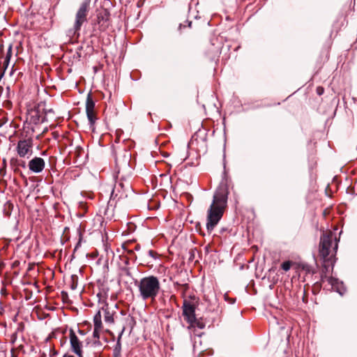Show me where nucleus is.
<instances>
[{
    "mask_svg": "<svg viewBox=\"0 0 357 357\" xmlns=\"http://www.w3.org/2000/svg\"><path fill=\"white\" fill-rule=\"evenodd\" d=\"M333 241L332 237L327 233H323L320 237L319 243V255L321 261V271L320 275V280L321 284L326 280L328 282L327 276L330 270L333 271L336 262L337 258L335 257H329L331 253V248L332 247Z\"/></svg>",
    "mask_w": 357,
    "mask_h": 357,
    "instance_id": "obj_1",
    "label": "nucleus"
},
{
    "mask_svg": "<svg viewBox=\"0 0 357 357\" xmlns=\"http://www.w3.org/2000/svg\"><path fill=\"white\" fill-rule=\"evenodd\" d=\"M223 215V189L220 186L213 195V202L207 211L206 228L213 230Z\"/></svg>",
    "mask_w": 357,
    "mask_h": 357,
    "instance_id": "obj_2",
    "label": "nucleus"
},
{
    "mask_svg": "<svg viewBox=\"0 0 357 357\" xmlns=\"http://www.w3.org/2000/svg\"><path fill=\"white\" fill-rule=\"evenodd\" d=\"M139 296L146 301H154L160 290V284L157 277L150 275L142 278L137 284Z\"/></svg>",
    "mask_w": 357,
    "mask_h": 357,
    "instance_id": "obj_3",
    "label": "nucleus"
},
{
    "mask_svg": "<svg viewBox=\"0 0 357 357\" xmlns=\"http://www.w3.org/2000/svg\"><path fill=\"white\" fill-rule=\"evenodd\" d=\"M90 0H84L80 5L75 16L74 24V32L79 31L82 25L86 21V17L89 10Z\"/></svg>",
    "mask_w": 357,
    "mask_h": 357,
    "instance_id": "obj_4",
    "label": "nucleus"
},
{
    "mask_svg": "<svg viewBox=\"0 0 357 357\" xmlns=\"http://www.w3.org/2000/svg\"><path fill=\"white\" fill-rule=\"evenodd\" d=\"M109 13L107 9L102 8L98 10L97 14L96 23L98 25V29L104 31L109 26Z\"/></svg>",
    "mask_w": 357,
    "mask_h": 357,
    "instance_id": "obj_5",
    "label": "nucleus"
},
{
    "mask_svg": "<svg viewBox=\"0 0 357 357\" xmlns=\"http://www.w3.org/2000/svg\"><path fill=\"white\" fill-rule=\"evenodd\" d=\"M32 140L31 139L20 140L17 143V151L20 157H25L32 153Z\"/></svg>",
    "mask_w": 357,
    "mask_h": 357,
    "instance_id": "obj_6",
    "label": "nucleus"
},
{
    "mask_svg": "<svg viewBox=\"0 0 357 357\" xmlns=\"http://www.w3.org/2000/svg\"><path fill=\"white\" fill-rule=\"evenodd\" d=\"M69 338L72 351L79 357H82V344L73 329H70Z\"/></svg>",
    "mask_w": 357,
    "mask_h": 357,
    "instance_id": "obj_7",
    "label": "nucleus"
},
{
    "mask_svg": "<svg viewBox=\"0 0 357 357\" xmlns=\"http://www.w3.org/2000/svg\"><path fill=\"white\" fill-rule=\"evenodd\" d=\"M183 315L185 320L188 322L195 321V305L190 301L185 300L183 305Z\"/></svg>",
    "mask_w": 357,
    "mask_h": 357,
    "instance_id": "obj_8",
    "label": "nucleus"
},
{
    "mask_svg": "<svg viewBox=\"0 0 357 357\" xmlns=\"http://www.w3.org/2000/svg\"><path fill=\"white\" fill-rule=\"evenodd\" d=\"M95 102L92 99L91 95L88 94L86 102V112L87 118L89 121L90 125L92 126L94 125L96 121V116L94 112Z\"/></svg>",
    "mask_w": 357,
    "mask_h": 357,
    "instance_id": "obj_9",
    "label": "nucleus"
},
{
    "mask_svg": "<svg viewBox=\"0 0 357 357\" xmlns=\"http://www.w3.org/2000/svg\"><path fill=\"white\" fill-rule=\"evenodd\" d=\"M328 283L331 285V289L338 293L340 296H343L346 292V288L342 281L337 278L330 277L328 278Z\"/></svg>",
    "mask_w": 357,
    "mask_h": 357,
    "instance_id": "obj_10",
    "label": "nucleus"
},
{
    "mask_svg": "<svg viewBox=\"0 0 357 357\" xmlns=\"http://www.w3.org/2000/svg\"><path fill=\"white\" fill-rule=\"evenodd\" d=\"M45 161L43 158L35 157L29 162V168L35 173L41 172L45 167Z\"/></svg>",
    "mask_w": 357,
    "mask_h": 357,
    "instance_id": "obj_11",
    "label": "nucleus"
},
{
    "mask_svg": "<svg viewBox=\"0 0 357 357\" xmlns=\"http://www.w3.org/2000/svg\"><path fill=\"white\" fill-rule=\"evenodd\" d=\"M233 266L234 268H237L238 271H241L245 266V259L244 255L241 252H238L233 259Z\"/></svg>",
    "mask_w": 357,
    "mask_h": 357,
    "instance_id": "obj_12",
    "label": "nucleus"
},
{
    "mask_svg": "<svg viewBox=\"0 0 357 357\" xmlns=\"http://www.w3.org/2000/svg\"><path fill=\"white\" fill-rule=\"evenodd\" d=\"M230 186L229 176L226 169V165H225V208L227 207L228 195L229 194V188Z\"/></svg>",
    "mask_w": 357,
    "mask_h": 357,
    "instance_id": "obj_13",
    "label": "nucleus"
},
{
    "mask_svg": "<svg viewBox=\"0 0 357 357\" xmlns=\"http://www.w3.org/2000/svg\"><path fill=\"white\" fill-rule=\"evenodd\" d=\"M102 310L104 311L105 312V315H104V318H105V321L107 323H109V324H112L114 322V318H113V312H111L109 310V308L107 307V305H105V307H102Z\"/></svg>",
    "mask_w": 357,
    "mask_h": 357,
    "instance_id": "obj_14",
    "label": "nucleus"
},
{
    "mask_svg": "<svg viewBox=\"0 0 357 357\" xmlns=\"http://www.w3.org/2000/svg\"><path fill=\"white\" fill-rule=\"evenodd\" d=\"M94 327L97 328H101L102 322H101V314L100 311H98L97 314L95 315L94 319Z\"/></svg>",
    "mask_w": 357,
    "mask_h": 357,
    "instance_id": "obj_15",
    "label": "nucleus"
},
{
    "mask_svg": "<svg viewBox=\"0 0 357 357\" xmlns=\"http://www.w3.org/2000/svg\"><path fill=\"white\" fill-rule=\"evenodd\" d=\"M190 324V326H189V328H195V327H197V328H203L204 325L200 322L199 320H197L196 319V317H195V321H192L191 322H188Z\"/></svg>",
    "mask_w": 357,
    "mask_h": 357,
    "instance_id": "obj_16",
    "label": "nucleus"
},
{
    "mask_svg": "<svg viewBox=\"0 0 357 357\" xmlns=\"http://www.w3.org/2000/svg\"><path fill=\"white\" fill-rule=\"evenodd\" d=\"M322 287L321 282H316L312 285V293L313 294H317L321 291Z\"/></svg>",
    "mask_w": 357,
    "mask_h": 357,
    "instance_id": "obj_17",
    "label": "nucleus"
},
{
    "mask_svg": "<svg viewBox=\"0 0 357 357\" xmlns=\"http://www.w3.org/2000/svg\"><path fill=\"white\" fill-rule=\"evenodd\" d=\"M292 263L290 261H284L281 264V268L284 271H288L291 267Z\"/></svg>",
    "mask_w": 357,
    "mask_h": 357,
    "instance_id": "obj_18",
    "label": "nucleus"
},
{
    "mask_svg": "<svg viewBox=\"0 0 357 357\" xmlns=\"http://www.w3.org/2000/svg\"><path fill=\"white\" fill-rule=\"evenodd\" d=\"M225 302H227L229 304H234L236 301V298H230L229 297L227 293H225V298H224Z\"/></svg>",
    "mask_w": 357,
    "mask_h": 357,
    "instance_id": "obj_19",
    "label": "nucleus"
},
{
    "mask_svg": "<svg viewBox=\"0 0 357 357\" xmlns=\"http://www.w3.org/2000/svg\"><path fill=\"white\" fill-rule=\"evenodd\" d=\"M347 194L354 195H356L354 188L352 185H349L346 189Z\"/></svg>",
    "mask_w": 357,
    "mask_h": 357,
    "instance_id": "obj_20",
    "label": "nucleus"
},
{
    "mask_svg": "<svg viewBox=\"0 0 357 357\" xmlns=\"http://www.w3.org/2000/svg\"><path fill=\"white\" fill-rule=\"evenodd\" d=\"M71 279H72L71 288H72V289H75L77 288V282L75 280V279H77V277L75 275H73Z\"/></svg>",
    "mask_w": 357,
    "mask_h": 357,
    "instance_id": "obj_21",
    "label": "nucleus"
},
{
    "mask_svg": "<svg viewBox=\"0 0 357 357\" xmlns=\"http://www.w3.org/2000/svg\"><path fill=\"white\" fill-rule=\"evenodd\" d=\"M11 51H12L11 50V47H9L8 51L6 56L5 58V63H9L10 58V56H11Z\"/></svg>",
    "mask_w": 357,
    "mask_h": 357,
    "instance_id": "obj_22",
    "label": "nucleus"
},
{
    "mask_svg": "<svg viewBox=\"0 0 357 357\" xmlns=\"http://www.w3.org/2000/svg\"><path fill=\"white\" fill-rule=\"evenodd\" d=\"M83 151H83V149H82L81 147H79V146L77 147V148H76V149H75V152H74L75 156V157H79V156L80 155V154H81Z\"/></svg>",
    "mask_w": 357,
    "mask_h": 357,
    "instance_id": "obj_23",
    "label": "nucleus"
},
{
    "mask_svg": "<svg viewBox=\"0 0 357 357\" xmlns=\"http://www.w3.org/2000/svg\"><path fill=\"white\" fill-rule=\"evenodd\" d=\"M100 328H96V327H94V331H93V337H94L99 338V333H100Z\"/></svg>",
    "mask_w": 357,
    "mask_h": 357,
    "instance_id": "obj_24",
    "label": "nucleus"
},
{
    "mask_svg": "<svg viewBox=\"0 0 357 357\" xmlns=\"http://www.w3.org/2000/svg\"><path fill=\"white\" fill-rule=\"evenodd\" d=\"M317 93L319 96H321L324 93V89L322 86H318L316 89Z\"/></svg>",
    "mask_w": 357,
    "mask_h": 357,
    "instance_id": "obj_25",
    "label": "nucleus"
},
{
    "mask_svg": "<svg viewBox=\"0 0 357 357\" xmlns=\"http://www.w3.org/2000/svg\"><path fill=\"white\" fill-rule=\"evenodd\" d=\"M335 241H336V242H335V245H334V247H333V250H334V252H335V255H333V257H335L336 258L335 255H336V252H337V248H338V242H339V239H337V238H335ZM331 257H332V255H331Z\"/></svg>",
    "mask_w": 357,
    "mask_h": 357,
    "instance_id": "obj_26",
    "label": "nucleus"
},
{
    "mask_svg": "<svg viewBox=\"0 0 357 357\" xmlns=\"http://www.w3.org/2000/svg\"><path fill=\"white\" fill-rule=\"evenodd\" d=\"M23 330H24V324L22 322H21L18 324L16 331H17V333H18V332H22Z\"/></svg>",
    "mask_w": 357,
    "mask_h": 357,
    "instance_id": "obj_27",
    "label": "nucleus"
},
{
    "mask_svg": "<svg viewBox=\"0 0 357 357\" xmlns=\"http://www.w3.org/2000/svg\"><path fill=\"white\" fill-rule=\"evenodd\" d=\"M17 331H15L11 336V341L13 342H15L16 339H17Z\"/></svg>",
    "mask_w": 357,
    "mask_h": 357,
    "instance_id": "obj_28",
    "label": "nucleus"
},
{
    "mask_svg": "<svg viewBox=\"0 0 357 357\" xmlns=\"http://www.w3.org/2000/svg\"><path fill=\"white\" fill-rule=\"evenodd\" d=\"M148 254H149V256H151V257H153V258L155 257V252L154 251H153V250H149V251L148 252Z\"/></svg>",
    "mask_w": 357,
    "mask_h": 357,
    "instance_id": "obj_29",
    "label": "nucleus"
},
{
    "mask_svg": "<svg viewBox=\"0 0 357 357\" xmlns=\"http://www.w3.org/2000/svg\"><path fill=\"white\" fill-rule=\"evenodd\" d=\"M8 63H5V61L3 62V67H4V70H3V71L1 73V76H0V77H2V76L3 75L4 72H5V70H6V68L8 67Z\"/></svg>",
    "mask_w": 357,
    "mask_h": 357,
    "instance_id": "obj_30",
    "label": "nucleus"
},
{
    "mask_svg": "<svg viewBox=\"0 0 357 357\" xmlns=\"http://www.w3.org/2000/svg\"><path fill=\"white\" fill-rule=\"evenodd\" d=\"M63 357H75L72 355L65 354Z\"/></svg>",
    "mask_w": 357,
    "mask_h": 357,
    "instance_id": "obj_31",
    "label": "nucleus"
},
{
    "mask_svg": "<svg viewBox=\"0 0 357 357\" xmlns=\"http://www.w3.org/2000/svg\"><path fill=\"white\" fill-rule=\"evenodd\" d=\"M225 19L226 20H227V21L231 20V18H230V17H229V16H226Z\"/></svg>",
    "mask_w": 357,
    "mask_h": 357,
    "instance_id": "obj_32",
    "label": "nucleus"
},
{
    "mask_svg": "<svg viewBox=\"0 0 357 357\" xmlns=\"http://www.w3.org/2000/svg\"><path fill=\"white\" fill-rule=\"evenodd\" d=\"M239 47H240V46H239V45L236 46V47L234 48V51L237 50Z\"/></svg>",
    "mask_w": 357,
    "mask_h": 357,
    "instance_id": "obj_33",
    "label": "nucleus"
},
{
    "mask_svg": "<svg viewBox=\"0 0 357 357\" xmlns=\"http://www.w3.org/2000/svg\"><path fill=\"white\" fill-rule=\"evenodd\" d=\"M22 166L24 167H25V162H23V163H22Z\"/></svg>",
    "mask_w": 357,
    "mask_h": 357,
    "instance_id": "obj_34",
    "label": "nucleus"
},
{
    "mask_svg": "<svg viewBox=\"0 0 357 357\" xmlns=\"http://www.w3.org/2000/svg\"><path fill=\"white\" fill-rule=\"evenodd\" d=\"M227 48H228V50L229 51L230 49H231V46L230 45H227Z\"/></svg>",
    "mask_w": 357,
    "mask_h": 357,
    "instance_id": "obj_35",
    "label": "nucleus"
},
{
    "mask_svg": "<svg viewBox=\"0 0 357 357\" xmlns=\"http://www.w3.org/2000/svg\"><path fill=\"white\" fill-rule=\"evenodd\" d=\"M224 146L225 147L226 146V138L225 137V144H224Z\"/></svg>",
    "mask_w": 357,
    "mask_h": 357,
    "instance_id": "obj_36",
    "label": "nucleus"
},
{
    "mask_svg": "<svg viewBox=\"0 0 357 357\" xmlns=\"http://www.w3.org/2000/svg\"><path fill=\"white\" fill-rule=\"evenodd\" d=\"M191 24H192V22H190L188 23V26H189L190 27L191 26Z\"/></svg>",
    "mask_w": 357,
    "mask_h": 357,
    "instance_id": "obj_37",
    "label": "nucleus"
},
{
    "mask_svg": "<svg viewBox=\"0 0 357 357\" xmlns=\"http://www.w3.org/2000/svg\"><path fill=\"white\" fill-rule=\"evenodd\" d=\"M313 257H314V261H316V257H315L314 255H313Z\"/></svg>",
    "mask_w": 357,
    "mask_h": 357,
    "instance_id": "obj_38",
    "label": "nucleus"
},
{
    "mask_svg": "<svg viewBox=\"0 0 357 357\" xmlns=\"http://www.w3.org/2000/svg\"><path fill=\"white\" fill-rule=\"evenodd\" d=\"M269 287H270V289H272V288H273V285H272V284H271V285L269 286Z\"/></svg>",
    "mask_w": 357,
    "mask_h": 357,
    "instance_id": "obj_39",
    "label": "nucleus"
},
{
    "mask_svg": "<svg viewBox=\"0 0 357 357\" xmlns=\"http://www.w3.org/2000/svg\"><path fill=\"white\" fill-rule=\"evenodd\" d=\"M1 126V123H0V127Z\"/></svg>",
    "mask_w": 357,
    "mask_h": 357,
    "instance_id": "obj_40",
    "label": "nucleus"
}]
</instances>
